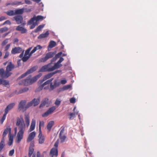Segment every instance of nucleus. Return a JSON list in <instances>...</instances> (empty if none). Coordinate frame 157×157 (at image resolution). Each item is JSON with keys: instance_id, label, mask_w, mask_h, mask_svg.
I'll use <instances>...</instances> for the list:
<instances>
[{"instance_id": "36", "label": "nucleus", "mask_w": 157, "mask_h": 157, "mask_svg": "<svg viewBox=\"0 0 157 157\" xmlns=\"http://www.w3.org/2000/svg\"><path fill=\"white\" fill-rule=\"evenodd\" d=\"M13 136L11 135L9 136V142L8 144L9 146L13 144Z\"/></svg>"}, {"instance_id": "25", "label": "nucleus", "mask_w": 157, "mask_h": 157, "mask_svg": "<svg viewBox=\"0 0 157 157\" xmlns=\"http://www.w3.org/2000/svg\"><path fill=\"white\" fill-rule=\"evenodd\" d=\"M33 144L31 143L29 149V157L31 156L34 151V148H33Z\"/></svg>"}, {"instance_id": "61", "label": "nucleus", "mask_w": 157, "mask_h": 157, "mask_svg": "<svg viewBox=\"0 0 157 157\" xmlns=\"http://www.w3.org/2000/svg\"><path fill=\"white\" fill-rule=\"evenodd\" d=\"M25 3L26 4H29L31 3L30 1L29 0H25Z\"/></svg>"}, {"instance_id": "15", "label": "nucleus", "mask_w": 157, "mask_h": 157, "mask_svg": "<svg viewBox=\"0 0 157 157\" xmlns=\"http://www.w3.org/2000/svg\"><path fill=\"white\" fill-rule=\"evenodd\" d=\"M8 75L3 68L0 69V78H8Z\"/></svg>"}, {"instance_id": "34", "label": "nucleus", "mask_w": 157, "mask_h": 157, "mask_svg": "<svg viewBox=\"0 0 157 157\" xmlns=\"http://www.w3.org/2000/svg\"><path fill=\"white\" fill-rule=\"evenodd\" d=\"M15 10H10L6 12V13L9 16H13L15 15Z\"/></svg>"}, {"instance_id": "23", "label": "nucleus", "mask_w": 157, "mask_h": 157, "mask_svg": "<svg viewBox=\"0 0 157 157\" xmlns=\"http://www.w3.org/2000/svg\"><path fill=\"white\" fill-rule=\"evenodd\" d=\"M40 97H38L37 99L34 98L32 101L34 106L37 105L40 102Z\"/></svg>"}, {"instance_id": "31", "label": "nucleus", "mask_w": 157, "mask_h": 157, "mask_svg": "<svg viewBox=\"0 0 157 157\" xmlns=\"http://www.w3.org/2000/svg\"><path fill=\"white\" fill-rule=\"evenodd\" d=\"M15 10V14H21L24 12V10L23 9H16Z\"/></svg>"}, {"instance_id": "38", "label": "nucleus", "mask_w": 157, "mask_h": 157, "mask_svg": "<svg viewBox=\"0 0 157 157\" xmlns=\"http://www.w3.org/2000/svg\"><path fill=\"white\" fill-rule=\"evenodd\" d=\"M33 105V103L32 101L29 102L25 105V109L26 110L27 109H28L29 107Z\"/></svg>"}, {"instance_id": "13", "label": "nucleus", "mask_w": 157, "mask_h": 157, "mask_svg": "<svg viewBox=\"0 0 157 157\" xmlns=\"http://www.w3.org/2000/svg\"><path fill=\"white\" fill-rule=\"evenodd\" d=\"M64 128H63L60 131L59 134V138L60 140L61 143L63 142L66 138V136L62 134L64 133Z\"/></svg>"}, {"instance_id": "29", "label": "nucleus", "mask_w": 157, "mask_h": 157, "mask_svg": "<svg viewBox=\"0 0 157 157\" xmlns=\"http://www.w3.org/2000/svg\"><path fill=\"white\" fill-rule=\"evenodd\" d=\"M62 66V65L57 62L52 67V70L53 71L56 69H57L59 68Z\"/></svg>"}, {"instance_id": "56", "label": "nucleus", "mask_w": 157, "mask_h": 157, "mask_svg": "<svg viewBox=\"0 0 157 157\" xmlns=\"http://www.w3.org/2000/svg\"><path fill=\"white\" fill-rule=\"evenodd\" d=\"M6 18L3 17L2 16L0 17V21H2L3 20H6Z\"/></svg>"}, {"instance_id": "45", "label": "nucleus", "mask_w": 157, "mask_h": 157, "mask_svg": "<svg viewBox=\"0 0 157 157\" xmlns=\"http://www.w3.org/2000/svg\"><path fill=\"white\" fill-rule=\"evenodd\" d=\"M6 115L4 113L2 118L1 119L0 121V122L1 124H2L3 123L4 121L5 120L6 118Z\"/></svg>"}, {"instance_id": "48", "label": "nucleus", "mask_w": 157, "mask_h": 157, "mask_svg": "<svg viewBox=\"0 0 157 157\" xmlns=\"http://www.w3.org/2000/svg\"><path fill=\"white\" fill-rule=\"evenodd\" d=\"M61 103V101L59 99H56V101L55 104L56 105H59Z\"/></svg>"}, {"instance_id": "44", "label": "nucleus", "mask_w": 157, "mask_h": 157, "mask_svg": "<svg viewBox=\"0 0 157 157\" xmlns=\"http://www.w3.org/2000/svg\"><path fill=\"white\" fill-rule=\"evenodd\" d=\"M29 56H25L24 55V56H23L22 58V60L23 62H26L29 59Z\"/></svg>"}, {"instance_id": "43", "label": "nucleus", "mask_w": 157, "mask_h": 157, "mask_svg": "<svg viewBox=\"0 0 157 157\" xmlns=\"http://www.w3.org/2000/svg\"><path fill=\"white\" fill-rule=\"evenodd\" d=\"M32 48V47H31L29 48L27 50H26L25 52L24 55H25V56H28V55L29 54L30 52V51Z\"/></svg>"}, {"instance_id": "49", "label": "nucleus", "mask_w": 157, "mask_h": 157, "mask_svg": "<svg viewBox=\"0 0 157 157\" xmlns=\"http://www.w3.org/2000/svg\"><path fill=\"white\" fill-rule=\"evenodd\" d=\"M8 39L5 40L2 43V46H4L6 45L8 42Z\"/></svg>"}, {"instance_id": "14", "label": "nucleus", "mask_w": 157, "mask_h": 157, "mask_svg": "<svg viewBox=\"0 0 157 157\" xmlns=\"http://www.w3.org/2000/svg\"><path fill=\"white\" fill-rule=\"evenodd\" d=\"M36 133L35 132H33L29 134L27 140V142H29L32 141L35 137Z\"/></svg>"}, {"instance_id": "26", "label": "nucleus", "mask_w": 157, "mask_h": 157, "mask_svg": "<svg viewBox=\"0 0 157 157\" xmlns=\"http://www.w3.org/2000/svg\"><path fill=\"white\" fill-rule=\"evenodd\" d=\"M49 35L48 31H47L44 33L40 34L38 37V39H40L47 37Z\"/></svg>"}, {"instance_id": "41", "label": "nucleus", "mask_w": 157, "mask_h": 157, "mask_svg": "<svg viewBox=\"0 0 157 157\" xmlns=\"http://www.w3.org/2000/svg\"><path fill=\"white\" fill-rule=\"evenodd\" d=\"M2 84L5 85L7 87V85H9V82L8 81L2 79Z\"/></svg>"}, {"instance_id": "7", "label": "nucleus", "mask_w": 157, "mask_h": 157, "mask_svg": "<svg viewBox=\"0 0 157 157\" xmlns=\"http://www.w3.org/2000/svg\"><path fill=\"white\" fill-rule=\"evenodd\" d=\"M13 20H15L17 24H22L23 25L25 24V23H23V19L21 15H17L14 16L13 17Z\"/></svg>"}, {"instance_id": "35", "label": "nucleus", "mask_w": 157, "mask_h": 157, "mask_svg": "<svg viewBox=\"0 0 157 157\" xmlns=\"http://www.w3.org/2000/svg\"><path fill=\"white\" fill-rule=\"evenodd\" d=\"M29 90V88L28 87H25L22 89H20L18 93H17V94H21Z\"/></svg>"}, {"instance_id": "5", "label": "nucleus", "mask_w": 157, "mask_h": 157, "mask_svg": "<svg viewBox=\"0 0 157 157\" xmlns=\"http://www.w3.org/2000/svg\"><path fill=\"white\" fill-rule=\"evenodd\" d=\"M15 66L11 62H9L6 67V70L5 71L6 74L9 77L12 74L11 71L15 68Z\"/></svg>"}, {"instance_id": "19", "label": "nucleus", "mask_w": 157, "mask_h": 157, "mask_svg": "<svg viewBox=\"0 0 157 157\" xmlns=\"http://www.w3.org/2000/svg\"><path fill=\"white\" fill-rule=\"evenodd\" d=\"M76 107H75L73 109V111L74 113H69V115L70 117L69 118L70 120L76 117V116L78 114V111L77 110H76V111H75V109H76Z\"/></svg>"}, {"instance_id": "37", "label": "nucleus", "mask_w": 157, "mask_h": 157, "mask_svg": "<svg viewBox=\"0 0 157 157\" xmlns=\"http://www.w3.org/2000/svg\"><path fill=\"white\" fill-rule=\"evenodd\" d=\"M15 105V103H12L9 104L7 106V109H9L10 110L12 109Z\"/></svg>"}, {"instance_id": "42", "label": "nucleus", "mask_w": 157, "mask_h": 157, "mask_svg": "<svg viewBox=\"0 0 157 157\" xmlns=\"http://www.w3.org/2000/svg\"><path fill=\"white\" fill-rule=\"evenodd\" d=\"M8 28L6 27L2 28L0 29V33H3V32H6L8 30Z\"/></svg>"}, {"instance_id": "58", "label": "nucleus", "mask_w": 157, "mask_h": 157, "mask_svg": "<svg viewBox=\"0 0 157 157\" xmlns=\"http://www.w3.org/2000/svg\"><path fill=\"white\" fill-rule=\"evenodd\" d=\"M50 86H44V89L45 90H48L49 91Z\"/></svg>"}, {"instance_id": "60", "label": "nucleus", "mask_w": 157, "mask_h": 157, "mask_svg": "<svg viewBox=\"0 0 157 157\" xmlns=\"http://www.w3.org/2000/svg\"><path fill=\"white\" fill-rule=\"evenodd\" d=\"M33 50H32L31 52H30L29 53V54L28 55V56H29V58L32 55L33 53H34L35 52H33Z\"/></svg>"}, {"instance_id": "52", "label": "nucleus", "mask_w": 157, "mask_h": 157, "mask_svg": "<svg viewBox=\"0 0 157 157\" xmlns=\"http://www.w3.org/2000/svg\"><path fill=\"white\" fill-rule=\"evenodd\" d=\"M10 44H8L6 46L5 48V50L6 52H7V51L10 48Z\"/></svg>"}, {"instance_id": "21", "label": "nucleus", "mask_w": 157, "mask_h": 157, "mask_svg": "<svg viewBox=\"0 0 157 157\" xmlns=\"http://www.w3.org/2000/svg\"><path fill=\"white\" fill-rule=\"evenodd\" d=\"M17 31H21L22 33H24L27 32V30L25 29L21 26V25L18 26L16 29Z\"/></svg>"}, {"instance_id": "59", "label": "nucleus", "mask_w": 157, "mask_h": 157, "mask_svg": "<svg viewBox=\"0 0 157 157\" xmlns=\"http://www.w3.org/2000/svg\"><path fill=\"white\" fill-rule=\"evenodd\" d=\"M50 84L49 82H48V81L47 80L44 82L43 84L45 86V85L49 84Z\"/></svg>"}, {"instance_id": "50", "label": "nucleus", "mask_w": 157, "mask_h": 157, "mask_svg": "<svg viewBox=\"0 0 157 157\" xmlns=\"http://www.w3.org/2000/svg\"><path fill=\"white\" fill-rule=\"evenodd\" d=\"M10 110L9 109L7 108V107H6L5 109L4 113L7 115Z\"/></svg>"}, {"instance_id": "10", "label": "nucleus", "mask_w": 157, "mask_h": 157, "mask_svg": "<svg viewBox=\"0 0 157 157\" xmlns=\"http://www.w3.org/2000/svg\"><path fill=\"white\" fill-rule=\"evenodd\" d=\"M49 154L51 157H57L58 155V148L53 147L51 150Z\"/></svg>"}, {"instance_id": "3", "label": "nucleus", "mask_w": 157, "mask_h": 157, "mask_svg": "<svg viewBox=\"0 0 157 157\" xmlns=\"http://www.w3.org/2000/svg\"><path fill=\"white\" fill-rule=\"evenodd\" d=\"M45 18L41 15H38L36 17L35 16L32 18L28 22V24L32 25L30 27V29H33L35 27L38 25L37 22L40 20H43Z\"/></svg>"}, {"instance_id": "16", "label": "nucleus", "mask_w": 157, "mask_h": 157, "mask_svg": "<svg viewBox=\"0 0 157 157\" xmlns=\"http://www.w3.org/2000/svg\"><path fill=\"white\" fill-rule=\"evenodd\" d=\"M57 71H55L53 72L50 73L46 75L44 77L43 80L41 81V82L46 80L47 79L51 77L57 73Z\"/></svg>"}, {"instance_id": "4", "label": "nucleus", "mask_w": 157, "mask_h": 157, "mask_svg": "<svg viewBox=\"0 0 157 157\" xmlns=\"http://www.w3.org/2000/svg\"><path fill=\"white\" fill-rule=\"evenodd\" d=\"M56 54L55 52H50L46 54L45 57L40 58L39 60V62H44L49 59L53 57Z\"/></svg>"}, {"instance_id": "40", "label": "nucleus", "mask_w": 157, "mask_h": 157, "mask_svg": "<svg viewBox=\"0 0 157 157\" xmlns=\"http://www.w3.org/2000/svg\"><path fill=\"white\" fill-rule=\"evenodd\" d=\"M42 48V47L40 45H37L34 48L33 50V52H35L37 50L39 49H41Z\"/></svg>"}, {"instance_id": "9", "label": "nucleus", "mask_w": 157, "mask_h": 157, "mask_svg": "<svg viewBox=\"0 0 157 157\" xmlns=\"http://www.w3.org/2000/svg\"><path fill=\"white\" fill-rule=\"evenodd\" d=\"M56 109V108L55 106L50 108L46 112L42 115V116L43 117H47L49 115L52 113Z\"/></svg>"}, {"instance_id": "22", "label": "nucleus", "mask_w": 157, "mask_h": 157, "mask_svg": "<svg viewBox=\"0 0 157 157\" xmlns=\"http://www.w3.org/2000/svg\"><path fill=\"white\" fill-rule=\"evenodd\" d=\"M48 98H45L43 100L40 104L39 107L41 108L44 106L46 104H48Z\"/></svg>"}, {"instance_id": "32", "label": "nucleus", "mask_w": 157, "mask_h": 157, "mask_svg": "<svg viewBox=\"0 0 157 157\" xmlns=\"http://www.w3.org/2000/svg\"><path fill=\"white\" fill-rule=\"evenodd\" d=\"M44 25H39L36 29H35L34 30V32L36 33L41 31L44 27Z\"/></svg>"}, {"instance_id": "64", "label": "nucleus", "mask_w": 157, "mask_h": 157, "mask_svg": "<svg viewBox=\"0 0 157 157\" xmlns=\"http://www.w3.org/2000/svg\"><path fill=\"white\" fill-rule=\"evenodd\" d=\"M53 78H51L49 80H48V82L50 83L51 82H52V81L53 80Z\"/></svg>"}, {"instance_id": "57", "label": "nucleus", "mask_w": 157, "mask_h": 157, "mask_svg": "<svg viewBox=\"0 0 157 157\" xmlns=\"http://www.w3.org/2000/svg\"><path fill=\"white\" fill-rule=\"evenodd\" d=\"M64 60V59L62 57H60L59 60L58 61L60 63H61V62H62Z\"/></svg>"}, {"instance_id": "18", "label": "nucleus", "mask_w": 157, "mask_h": 157, "mask_svg": "<svg viewBox=\"0 0 157 157\" xmlns=\"http://www.w3.org/2000/svg\"><path fill=\"white\" fill-rule=\"evenodd\" d=\"M38 137L39 138V143L40 144H42L45 141V137L42 135V132H39Z\"/></svg>"}, {"instance_id": "12", "label": "nucleus", "mask_w": 157, "mask_h": 157, "mask_svg": "<svg viewBox=\"0 0 157 157\" xmlns=\"http://www.w3.org/2000/svg\"><path fill=\"white\" fill-rule=\"evenodd\" d=\"M23 50L22 48L20 47H16L12 48L11 53L12 54L19 53L22 52Z\"/></svg>"}, {"instance_id": "6", "label": "nucleus", "mask_w": 157, "mask_h": 157, "mask_svg": "<svg viewBox=\"0 0 157 157\" xmlns=\"http://www.w3.org/2000/svg\"><path fill=\"white\" fill-rule=\"evenodd\" d=\"M37 68V66H35L32 67L31 68L28 70L26 72L22 74L19 77L18 79H20L28 75L33 72L34 71H36Z\"/></svg>"}, {"instance_id": "63", "label": "nucleus", "mask_w": 157, "mask_h": 157, "mask_svg": "<svg viewBox=\"0 0 157 157\" xmlns=\"http://www.w3.org/2000/svg\"><path fill=\"white\" fill-rule=\"evenodd\" d=\"M37 157H41V154L38 151L37 153Z\"/></svg>"}, {"instance_id": "8", "label": "nucleus", "mask_w": 157, "mask_h": 157, "mask_svg": "<svg viewBox=\"0 0 157 157\" xmlns=\"http://www.w3.org/2000/svg\"><path fill=\"white\" fill-rule=\"evenodd\" d=\"M51 63L48 64L44 65L42 67L41 69L39 70V72H50L52 71V67H51Z\"/></svg>"}, {"instance_id": "17", "label": "nucleus", "mask_w": 157, "mask_h": 157, "mask_svg": "<svg viewBox=\"0 0 157 157\" xmlns=\"http://www.w3.org/2000/svg\"><path fill=\"white\" fill-rule=\"evenodd\" d=\"M11 128L10 126H8L5 129L2 134V138H4V137L6 136L7 134L9 132V136L11 135Z\"/></svg>"}, {"instance_id": "1", "label": "nucleus", "mask_w": 157, "mask_h": 157, "mask_svg": "<svg viewBox=\"0 0 157 157\" xmlns=\"http://www.w3.org/2000/svg\"><path fill=\"white\" fill-rule=\"evenodd\" d=\"M25 118L26 125L22 117H21L20 118L18 117L17 119L16 125L17 126L19 131L17 136L16 141L18 143H19L22 139L25 128L26 127L28 128L29 125V116L25 115Z\"/></svg>"}, {"instance_id": "62", "label": "nucleus", "mask_w": 157, "mask_h": 157, "mask_svg": "<svg viewBox=\"0 0 157 157\" xmlns=\"http://www.w3.org/2000/svg\"><path fill=\"white\" fill-rule=\"evenodd\" d=\"M24 50H22V52L19 55V57L20 58H21L23 57L24 54Z\"/></svg>"}, {"instance_id": "28", "label": "nucleus", "mask_w": 157, "mask_h": 157, "mask_svg": "<svg viewBox=\"0 0 157 157\" xmlns=\"http://www.w3.org/2000/svg\"><path fill=\"white\" fill-rule=\"evenodd\" d=\"M5 146L4 138H2L0 143V152H1Z\"/></svg>"}, {"instance_id": "51", "label": "nucleus", "mask_w": 157, "mask_h": 157, "mask_svg": "<svg viewBox=\"0 0 157 157\" xmlns=\"http://www.w3.org/2000/svg\"><path fill=\"white\" fill-rule=\"evenodd\" d=\"M70 101L71 103H74L75 102V99L74 98H72L70 99Z\"/></svg>"}, {"instance_id": "11", "label": "nucleus", "mask_w": 157, "mask_h": 157, "mask_svg": "<svg viewBox=\"0 0 157 157\" xmlns=\"http://www.w3.org/2000/svg\"><path fill=\"white\" fill-rule=\"evenodd\" d=\"M59 84H58L56 80H55L53 82H51L50 83L49 91L53 90L54 89L58 86Z\"/></svg>"}, {"instance_id": "46", "label": "nucleus", "mask_w": 157, "mask_h": 157, "mask_svg": "<svg viewBox=\"0 0 157 157\" xmlns=\"http://www.w3.org/2000/svg\"><path fill=\"white\" fill-rule=\"evenodd\" d=\"M44 86L42 84L37 89V90L40 91L42 90L43 88L44 89Z\"/></svg>"}, {"instance_id": "27", "label": "nucleus", "mask_w": 157, "mask_h": 157, "mask_svg": "<svg viewBox=\"0 0 157 157\" xmlns=\"http://www.w3.org/2000/svg\"><path fill=\"white\" fill-rule=\"evenodd\" d=\"M62 52H60L56 54L55 56L51 60V63L55 61L58 58H59L62 55Z\"/></svg>"}, {"instance_id": "55", "label": "nucleus", "mask_w": 157, "mask_h": 157, "mask_svg": "<svg viewBox=\"0 0 157 157\" xmlns=\"http://www.w3.org/2000/svg\"><path fill=\"white\" fill-rule=\"evenodd\" d=\"M9 56V52H6L5 55L4 57V58L6 59Z\"/></svg>"}, {"instance_id": "33", "label": "nucleus", "mask_w": 157, "mask_h": 157, "mask_svg": "<svg viewBox=\"0 0 157 157\" xmlns=\"http://www.w3.org/2000/svg\"><path fill=\"white\" fill-rule=\"evenodd\" d=\"M56 45V44L55 42L53 40H51L49 42V44L48 46V47L50 48H52L55 47Z\"/></svg>"}, {"instance_id": "2", "label": "nucleus", "mask_w": 157, "mask_h": 157, "mask_svg": "<svg viewBox=\"0 0 157 157\" xmlns=\"http://www.w3.org/2000/svg\"><path fill=\"white\" fill-rule=\"evenodd\" d=\"M42 75L41 73H39L38 75L32 78H31V75H29L26 79L20 82L19 83V84L20 85H23L25 86L30 85L36 82Z\"/></svg>"}, {"instance_id": "54", "label": "nucleus", "mask_w": 157, "mask_h": 157, "mask_svg": "<svg viewBox=\"0 0 157 157\" xmlns=\"http://www.w3.org/2000/svg\"><path fill=\"white\" fill-rule=\"evenodd\" d=\"M59 144V142L57 140L55 143L54 145V147H56V148H57Z\"/></svg>"}, {"instance_id": "47", "label": "nucleus", "mask_w": 157, "mask_h": 157, "mask_svg": "<svg viewBox=\"0 0 157 157\" xmlns=\"http://www.w3.org/2000/svg\"><path fill=\"white\" fill-rule=\"evenodd\" d=\"M14 152V150L12 149L9 152V155L10 156H12Z\"/></svg>"}, {"instance_id": "39", "label": "nucleus", "mask_w": 157, "mask_h": 157, "mask_svg": "<svg viewBox=\"0 0 157 157\" xmlns=\"http://www.w3.org/2000/svg\"><path fill=\"white\" fill-rule=\"evenodd\" d=\"M44 125V122L43 121H40L39 124V132H42L41 131V127H43Z\"/></svg>"}, {"instance_id": "24", "label": "nucleus", "mask_w": 157, "mask_h": 157, "mask_svg": "<svg viewBox=\"0 0 157 157\" xmlns=\"http://www.w3.org/2000/svg\"><path fill=\"white\" fill-rule=\"evenodd\" d=\"M36 121L35 120L33 119L32 121L30 128L29 129L30 132H31L33 130L35 127Z\"/></svg>"}, {"instance_id": "53", "label": "nucleus", "mask_w": 157, "mask_h": 157, "mask_svg": "<svg viewBox=\"0 0 157 157\" xmlns=\"http://www.w3.org/2000/svg\"><path fill=\"white\" fill-rule=\"evenodd\" d=\"M67 80L64 79L61 80L60 82L62 84H65L67 82Z\"/></svg>"}, {"instance_id": "30", "label": "nucleus", "mask_w": 157, "mask_h": 157, "mask_svg": "<svg viewBox=\"0 0 157 157\" xmlns=\"http://www.w3.org/2000/svg\"><path fill=\"white\" fill-rule=\"evenodd\" d=\"M54 124V122L53 121H51L48 123L47 125V128L49 131H50L51 129Z\"/></svg>"}, {"instance_id": "20", "label": "nucleus", "mask_w": 157, "mask_h": 157, "mask_svg": "<svg viewBox=\"0 0 157 157\" xmlns=\"http://www.w3.org/2000/svg\"><path fill=\"white\" fill-rule=\"evenodd\" d=\"M26 103V100H21L19 104L18 109L19 110H21L22 109H25V106L24 107V105H25Z\"/></svg>"}]
</instances>
